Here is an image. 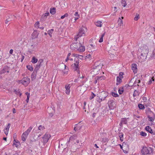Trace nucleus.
I'll return each instance as SVG.
<instances>
[{"label":"nucleus","mask_w":155,"mask_h":155,"mask_svg":"<svg viewBox=\"0 0 155 155\" xmlns=\"http://www.w3.org/2000/svg\"><path fill=\"white\" fill-rule=\"evenodd\" d=\"M71 49H76L80 52H84L85 50L84 46L80 42H74L70 46Z\"/></svg>","instance_id":"1"},{"label":"nucleus","mask_w":155,"mask_h":155,"mask_svg":"<svg viewBox=\"0 0 155 155\" xmlns=\"http://www.w3.org/2000/svg\"><path fill=\"white\" fill-rule=\"evenodd\" d=\"M86 32H87V28L82 26V27L79 29L78 34L74 37V39L76 41H77L78 38L80 37L85 36Z\"/></svg>","instance_id":"2"},{"label":"nucleus","mask_w":155,"mask_h":155,"mask_svg":"<svg viewBox=\"0 0 155 155\" xmlns=\"http://www.w3.org/2000/svg\"><path fill=\"white\" fill-rule=\"evenodd\" d=\"M138 51L141 52L140 58L142 60H145L146 58L147 54L148 52L147 47H142L138 50Z\"/></svg>","instance_id":"3"},{"label":"nucleus","mask_w":155,"mask_h":155,"mask_svg":"<svg viewBox=\"0 0 155 155\" xmlns=\"http://www.w3.org/2000/svg\"><path fill=\"white\" fill-rule=\"evenodd\" d=\"M17 82L19 84H21L25 86H26L30 82V79L28 77L23 78L21 80H18Z\"/></svg>","instance_id":"4"},{"label":"nucleus","mask_w":155,"mask_h":155,"mask_svg":"<svg viewBox=\"0 0 155 155\" xmlns=\"http://www.w3.org/2000/svg\"><path fill=\"white\" fill-rule=\"evenodd\" d=\"M80 55H79L78 54H73L71 56L72 57H76V58H75L74 59V61H75L76 63H74L73 64H72V67H74V70L75 71H78V64L79 62L78 61L79 60L78 59V56H79Z\"/></svg>","instance_id":"5"},{"label":"nucleus","mask_w":155,"mask_h":155,"mask_svg":"<svg viewBox=\"0 0 155 155\" xmlns=\"http://www.w3.org/2000/svg\"><path fill=\"white\" fill-rule=\"evenodd\" d=\"M141 153L143 155H145L152 152V149L150 147H143L141 150Z\"/></svg>","instance_id":"6"},{"label":"nucleus","mask_w":155,"mask_h":155,"mask_svg":"<svg viewBox=\"0 0 155 155\" xmlns=\"http://www.w3.org/2000/svg\"><path fill=\"white\" fill-rule=\"evenodd\" d=\"M32 128V127H30L26 131L22 134L21 135V139L23 141H25L26 140L28 134L30 132Z\"/></svg>","instance_id":"7"},{"label":"nucleus","mask_w":155,"mask_h":155,"mask_svg":"<svg viewBox=\"0 0 155 155\" xmlns=\"http://www.w3.org/2000/svg\"><path fill=\"white\" fill-rule=\"evenodd\" d=\"M50 137V135L48 133H46L42 138L44 143H47Z\"/></svg>","instance_id":"8"},{"label":"nucleus","mask_w":155,"mask_h":155,"mask_svg":"<svg viewBox=\"0 0 155 155\" xmlns=\"http://www.w3.org/2000/svg\"><path fill=\"white\" fill-rule=\"evenodd\" d=\"M108 104L109 107L110 109H113L115 107V102L113 100H111L109 101Z\"/></svg>","instance_id":"9"},{"label":"nucleus","mask_w":155,"mask_h":155,"mask_svg":"<svg viewBox=\"0 0 155 155\" xmlns=\"http://www.w3.org/2000/svg\"><path fill=\"white\" fill-rule=\"evenodd\" d=\"M9 68L7 66H5L0 71V74H4L5 73H9Z\"/></svg>","instance_id":"10"},{"label":"nucleus","mask_w":155,"mask_h":155,"mask_svg":"<svg viewBox=\"0 0 155 155\" xmlns=\"http://www.w3.org/2000/svg\"><path fill=\"white\" fill-rule=\"evenodd\" d=\"M49 13L48 12L43 14L41 18V20L42 21H44L47 18V16L49 15Z\"/></svg>","instance_id":"11"},{"label":"nucleus","mask_w":155,"mask_h":155,"mask_svg":"<svg viewBox=\"0 0 155 155\" xmlns=\"http://www.w3.org/2000/svg\"><path fill=\"white\" fill-rule=\"evenodd\" d=\"M131 69L134 73H136L137 72V65L135 64H132Z\"/></svg>","instance_id":"12"},{"label":"nucleus","mask_w":155,"mask_h":155,"mask_svg":"<svg viewBox=\"0 0 155 155\" xmlns=\"http://www.w3.org/2000/svg\"><path fill=\"white\" fill-rule=\"evenodd\" d=\"M11 126V124L10 123L8 124V125L5 128L4 130V132L5 134L7 135L8 133V132L9 130V128Z\"/></svg>","instance_id":"13"},{"label":"nucleus","mask_w":155,"mask_h":155,"mask_svg":"<svg viewBox=\"0 0 155 155\" xmlns=\"http://www.w3.org/2000/svg\"><path fill=\"white\" fill-rule=\"evenodd\" d=\"M107 96V93L105 92H103L101 93V94H100V96L102 97L103 100H105V99L106 98Z\"/></svg>","instance_id":"14"},{"label":"nucleus","mask_w":155,"mask_h":155,"mask_svg":"<svg viewBox=\"0 0 155 155\" xmlns=\"http://www.w3.org/2000/svg\"><path fill=\"white\" fill-rule=\"evenodd\" d=\"M50 12L52 15H54L56 13V8H51L50 10Z\"/></svg>","instance_id":"15"},{"label":"nucleus","mask_w":155,"mask_h":155,"mask_svg":"<svg viewBox=\"0 0 155 155\" xmlns=\"http://www.w3.org/2000/svg\"><path fill=\"white\" fill-rule=\"evenodd\" d=\"M146 130L148 132H149L151 134L153 133V131L151 127H150L149 126H147L145 127Z\"/></svg>","instance_id":"16"},{"label":"nucleus","mask_w":155,"mask_h":155,"mask_svg":"<svg viewBox=\"0 0 155 155\" xmlns=\"http://www.w3.org/2000/svg\"><path fill=\"white\" fill-rule=\"evenodd\" d=\"M129 118H122L121 120V123H123L124 124H127V119H129Z\"/></svg>","instance_id":"17"},{"label":"nucleus","mask_w":155,"mask_h":155,"mask_svg":"<svg viewBox=\"0 0 155 155\" xmlns=\"http://www.w3.org/2000/svg\"><path fill=\"white\" fill-rule=\"evenodd\" d=\"M122 78H120L119 77H117V83L116 84L117 85L119 84L121 82H122Z\"/></svg>","instance_id":"18"},{"label":"nucleus","mask_w":155,"mask_h":155,"mask_svg":"<svg viewBox=\"0 0 155 155\" xmlns=\"http://www.w3.org/2000/svg\"><path fill=\"white\" fill-rule=\"evenodd\" d=\"M139 92L137 90H135L133 94L134 97H136L138 96L139 94Z\"/></svg>","instance_id":"19"},{"label":"nucleus","mask_w":155,"mask_h":155,"mask_svg":"<svg viewBox=\"0 0 155 155\" xmlns=\"http://www.w3.org/2000/svg\"><path fill=\"white\" fill-rule=\"evenodd\" d=\"M38 59L35 57H33L32 58L31 62L33 63H36L38 61Z\"/></svg>","instance_id":"20"},{"label":"nucleus","mask_w":155,"mask_h":155,"mask_svg":"<svg viewBox=\"0 0 155 155\" xmlns=\"http://www.w3.org/2000/svg\"><path fill=\"white\" fill-rule=\"evenodd\" d=\"M20 144L19 142L16 141L15 140L13 145H15L16 147H17Z\"/></svg>","instance_id":"21"},{"label":"nucleus","mask_w":155,"mask_h":155,"mask_svg":"<svg viewBox=\"0 0 155 155\" xmlns=\"http://www.w3.org/2000/svg\"><path fill=\"white\" fill-rule=\"evenodd\" d=\"M41 65H42V64H38H38L36 65V66L35 68V70L36 71H38Z\"/></svg>","instance_id":"22"},{"label":"nucleus","mask_w":155,"mask_h":155,"mask_svg":"<svg viewBox=\"0 0 155 155\" xmlns=\"http://www.w3.org/2000/svg\"><path fill=\"white\" fill-rule=\"evenodd\" d=\"M12 20V19L10 18V17L8 16V18L5 20V23L6 24L8 25L9 21H11Z\"/></svg>","instance_id":"23"},{"label":"nucleus","mask_w":155,"mask_h":155,"mask_svg":"<svg viewBox=\"0 0 155 155\" xmlns=\"http://www.w3.org/2000/svg\"><path fill=\"white\" fill-rule=\"evenodd\" d=\"M76 125H77V126L75 127L74 129V130L75 131H78V130H79L81 129V126H78V124H76Z\"/></svg>","instance_id":"24"},{"label":"nucleus","mask_w":155,"mask_h":155,"mask_svg":"<svg viewBox=\"0 0 155 155\" xmlns=\"http://www.w3.org/2000/svg\"><path fill=\"white\" fill-rule=\"evenodd\" d=\"M119 137H120V139L121 141H123V134L122 133H119Z\"/></svg>","instance_id":"25"},{"label":"nucleus","mask_w":155,"mask_h":155,"mask_svg":"<svg viewBox=\"0 0 155 155\" xmlns=\"http://www.w3.org/2000/svg\"><path fill=\"white\" fill-rule=\"evenodd\" d=\"M124 92V88L123 87H121L119 88L118 92L119 94H123Z\"/></svg>","instance_id":"26"},{"label":"nucleus","mask_w":155,"mask_h":155,"mask_svg":"<svg viewBox=\"0 0 155 155\" xmlns=\"http://www.w3.org/2000/svg\"><path fill=\"white\" fill-rule=\"evenodd\" d=\"M96 78H97V80H98L99 81L100 80H104L105 79V78L104 76L97 77Z\"/></svg>","instance_id":"27"},{"label":"nucleus","mask_w":155,"mask_h":155,"mask_svg":"<svg viewBox=\"0 0 155 155\" xmlns=\"http://www.w3.org/2000/svg\"><path fill=\"white\" fill-rule=\"evenodd\" d=\"M101 22L100 21H97L95 23V25L97 27H101Z\"/></svg>","instance_id":"28"},{"label":"nucleus","mask_w":155,"mask_h":155,"mask_svg":"<svg viewBox=\"0 0 155 155\" xmlns=\"http://www.w3.org/2000/svg\"><path fill=\"white\" fill-rule=\"evenodd\" d=\"M121 3L123 7H125L127 5V3L125 0H122Z\"/></svg>","instance_id":"29"},{"label":"nucleus","mask_w":155,"mask_h":155,"mask_svg":"<svg viewBox=\"0 0 155 155\" xmlns=\"http://www.w3.org/2000/svg\"><path fill=\"white\" fill-rule=\"evenodd\" d=\"M105 35V33H104L101 35V37L99 39V42H102L103 41V37Z\"/></svg>","instance_id":"30"},{"label":"nucleus","mask_w":155,"mask_h":155,"mask_svg":"<svg viewBox=\"0 0 155 155\" xmlns=\"http://www.w3.org/2000/svg\"><path fill=\"white\" fill-rule=\"evenodd\" d=\"M53 31L54 29H51L50 30H49L48 31V34L51 37V34L53 33Z\"/></svg>","instance_id":"31"},{"label":"nucleus","mask_w":155,"mask_h":155,"mask_svg":"<svg viewBox=\"0 0 155 155\" xmlns=\"http://www.w3.org/2000/svg\"><path fill=\"white\" fill-rule=\"evenodd\" d=\"M138 107L140 109H143L145 108L144 105L141 104H139Z\"/></svg>","instance_id":"32"},{"label":"nucleus","mask_w":155,"mask_h":155,"mask_svg":"<svg viewBox=\"0 0 155 155\" xmlns=\"http://www.w3.org/2000/svg\"><path fill=\"white\" fill-rule=\"evenodd\" d=\"M77 137V135L75 134L74 135L72 136H71L69 138V140H72L73 139H76Z\"/></svg>","instance_id":"33"},{"label":"nucleus","mask_w":155,"mask_h":155,"mask_svg":"<svg viewBox=\"0 0 155 155\" xmlns=\"http://www.w3.org/2000/svg\"><path fill=\"white\" fill-rule=\"evenodd\" d=\"M98 97V98H97V101L99 102L100 103L102 101H104V100H103L102 97H101V96Z\"/></svg>","instance_id":"34"},{"label":"nucleus","mask_w":155,"mask_h":155,"mask_svg":"<svg viewBox=\"0 0 155 155\" xmlns=\"http://www.w3.org/2000/svg\"><path fill=\"white\" fill-rule=\"evenodd\" d=\"M140 134L143 137H145L147 136V134L145 133V132H143V131H141L140 133Z\"/></svg>","instance_id":"35"},{"label":"nucleus","mask_w":155,"mask_h":155,"mask_svg":"<svg viewBox=\"0 0 155 155\" xmlns=\"http://www.w3.org/2000/svg\"><path fill=\"white\" fill-rule=\"evenodd\" d=\"M26 94L27 95V99L26 100V101L27 103H28V102L29 98L30 97V96H29L30 94H29V93L28 92H27L26 93Z\"/></svg>","instance_id":"36"},{"label":"nucleus","mask_w":155,"mask_h":155,"mask_svg":"<svg viewBox=\"0 0 155 155\" xmlns=\"http://www.w3.org/2000/svg\"><path fill=\"white\" fill-rule=\"evenodd\" d=\"M39 22H36L35 24V27L36 28H39Z\"/></svg>","instance_id":"37"},{"label":"nucleus","mask_w":155,"mask_h":155,"mask_svg":"<svg viewBox=\"0 0 155 155\" xmlns=\"http://www.w3.org/2000/svg\"><path fill=\"white\" fill-rule=\"evenodd\" d=\"M71 55V53H69L68 54L67 58L65 60L66 62H67L68 61V60H70L69 57Z\"/></svg>","instance_id":"38"},{"label":"nucleus","mask_w":155,"mask_h":155,"mask_svg":"<svg viewBox=\"0 0 155 155\" xmlns=\"http://www.w3.org/2000/svg\"><path fill=\"white\" fill-rule=\"evenodd\" d=\"M27 68L28 70H30L31 71H33V68L30 65L27 66Z\"/></svg>","instance_id":"39"},{"label":"nucleus","mask_w":155,"mask_h":155,"mask_svg":"<svg viewBox=\"0 0 155 155\" xmlns=\"http://www.w3.org/2000/svg\"><path fill=\"white\" fill-rule=\"evenodd\" d=\"M90 45L92 47L91 48L92 49H97V46H96V45H93L91 44V45Z\"/></svg>","instance_id":"40"},{"label":"nucleus","mask_w":155,"mask_h":155,"mask_svg":"<svg viewBox=\"0 0 155 155\" xmlns=\"http://www.w3.org/2000/svg\"><path fill=\"white\" fill-rule=\"evenodd\" d=\"M70 84L65 85V88L66 89V90L70 89Z\"/></svg>","instance_id":"41"},{"label":"nucleus","mask_w":155,"mask_h":155,"mask_svg":"<svg viewBox=\"0 0 155 155\" xmlns=\"http://www.w3.org/2000/svg\"><path fill=\"white\" fill-rule=\"evenodd\" d=\"M95 96V95L92 92V94L91 95V96L90 97V100H91Z\"/></svg>","instance_id":"42"},{"label":"nucleus","mask_w":155,"mask_h":155,"mask_svg":"<svg viewBox=\"0 0 155 155\" xmlns=\"http://www.w3.org/2000/svg\"><path fill=\"white\" fill-rule=\"evenodd\" d=\"M45 129V127L44 126H42L41 125H40L38 127V129L39 130H41Z\"/></svg>","instance_id":"43"},{"label":"nucleus","mask_w":155,"mask_h":155,"mask_svg":"<svg viewBox=\"0 0 155 155\" xmlns=\"http://www.w3.org/2000/svg\"><path fill=\"white\" fill-rule=\"evenodd\" d=\"M139 18V15L137 14H136V17L134 18V20L135 21H137Z\"/></svg>","instance_id":"44"},{"label":"nucleus","mask_w":155,"mask_h":155,"mask_svg":"<svg viewBox=\"0 0 155 155\" xmlns=\"http://www.w3.org/2000/svg\"><path fill=\"white\" fill-rule=\"evenodd\" d=\"M154 81V79L153 77L150 80H149V81L148 82V84H151L152 81Z\"/></svg>","instance_id":"45"},{"label":"nucleus","mask_w":155,"mask_h":155,"mask_svg":"<svg viewBox=\"0 0 155 155\" xmlns=\"http://www.w3.org/2000/svg\"><path fill=\"white\" fill-rule=\"evenodd\" d=\"M119 20L118 21V24L120 25L121 26L123 23L121 19H120V18H119Z\"/></svg>","instance_id":"46"},{"label":"nucleus","mask_w":155,"mask_h":155,"mask_svg":"<svg viewBox=\"0 0 155 155\" xmlns=\"http://www.w3.org/2000/svg\"><path fill=\"white\" fill-rule=\"evenodd\" d=\"M112 95L113 96L115 97H117L118 96V95L117 94L114 92L112 93Z\"/></svg>","instance_id":"47"},{"label":"nucleus","mask_w":155,"mask_h":155,"mask_svg":"<svg viewBox=\"0 0 155 155\" xmlns=\"http://www.w3.org/2000/svg\"><path fill=\"white\" fill-rule=\"evenodd\" d=\"M43 62V60L42 59H41L39 60L38 61V64H42V63Z\"/></svg>","instance_id":"48"},{"label":"nucleus","mask_w":155,"mask_h":155,"mask_svg":"<svg viewBox=\"0 0 155 155\" xmlns=\"http://www.w3.org/2000/svg\"><path fill=\"white\" fill-rule=\"evenodd\" d=\"M123 73H122V72H120L119 73V76H117V77H120V78H123Z\"/></svg>","instance_id":"49"},{"label":"nucleus","mask_w":155,"mask_h":155,"mask_svg":"<svg viewBox=\"0 0 155 155\" xmlns=\"http://www.w3.org/2000/svg\"><path fill=\"white\" fill-rule=\"evenodd\" d=\"M75 144H73V146H72L71 147V150L72 152H74L75 151V150H74L73 148H74V146H75Z\"/></svg>","instance_id":"50"},{"label":"nucleus","mask_w":155,"mask_h":155,"mask_svg":"<svg viewBox=\"0 0 155 155\" xmlns=\"http://www.w3.org/2000/svg\"><path fill=\"white\" fill-rule=\"evenodd\" d=\"M148 118L149 119V120L151 121H152L154 120V119L152 117H150V116H148Z\"/></svg>","instance_id":"51"},{"label":"nucleus","mask_w":155,"mask_h":155,"mask_svg":"<svg viewBox=\"0 0 155 155\" xmlns=\"http://www.w3.org/2000/svg\"><path fill=\"white\" fill-rule=\"evenodd\" d=\"M74 15L76 17H80V15L78 14V13L77 12H75Z\"/></svg>","instance_id":"52"},{"label":"nucleus","mask_w":155,"mask_h":155,"mask_svg":"<svg viewBox=\"0 0 155 155\" xmlns=\"http://www.w3.org/2000/svg\"><path fill=\"white\" fill-rule=\"evenodd\" d=\"M70 92V89L67 90H66L65 93L68 94Z\"/></svg>","instance_id":"53"},{"label":"nucleus","mask_w":155,"mask_h":155,"mask_svg":"<svg viewBox=\"0 0 155 155\" xmlns=\"http://www.w3.org/2000/svg\"><path fill=\"white\" fill-rule=\"evenodd\" d=\"M79 17H76L74 18V23H75L76 21L79 18Z\"/></svg>","instance_id":"54"},{"label":"nucleus","mask_w":155,"mask_h":155,"mask_svg":"<svg viewBox=\"0 0 155 155\" xmlns=\"http://www.w3.org/2000/svg\"><path fill=\"white\" fill-rule=\"evenodd\" d=\"M147 99L146 97H143V100L144 102H145L147 100Z\"/></svg>","instance_id":"55"},{"label":"nucleus","mask_w":155,"mask_h":155,"mask_svg":"<svg viewBox=\"0 0 155 155\" xmlns=\"http://www.w3.org/2000/svg\"><path fill=\"white\" fill-rule=\"evenodd\" d=\"M25 58V56L23 55H22V57L21 59V61L22 62Z\"/></svg>","instance_id":"56"},{"label":"nucleus","mask_w":155,"mask_h":155,"mask_svg":"<svg viewBox=\"0 0 155 155\" xmlns=\"http://www.w3.org/2000/svg\"><path fill=\"white\" fill-rule=\"evenodd\" d=\"M65 69L66 70V71H65V72H64V73L65 74H67V72L68 71V68H66V69Z\"/></svg>","instance_id":"57"},{"label":"nucleus","mask_w":155,"mask_h":155,"mask_svg":"<svg viewBox=\"0 0 155 155\" xmlns=\"http://www.w3.org/2000/svg\"><path fill=\"white\" fill-rule=\"evenodd\" d=\"M114 11L115 12H117V7H114Z\"/></svg>","instance_id":"58"},{"label":"nucleus","mask_w":155,"mask_h":155,"mask_svg":"<svg viewBox=\"0 0 155 155\" xmlns=\"http://www.w3.org/2000/svg\"><path fill=\"white\" fill-rule=\"evenodd\" d=\"M82 58H83V56L82 55H80L79 56H78V58H79L80 59H81Z\"/></svg>","instance_id":"59"},{"label":"nucleus","mask_w":155,"mask_h":155,"mask_svg":"<svg viewBox=\"0 0 155 155\" xmlns=\"http://www.w3.org/2000/svg\"><path fill=\"white\" fill-rule=\"evenodd\" d=\"M95 81L94 82V83L95 84H96L97 83V81L98 82V81H99L98 80H97V78L96 77L95 78Z\"/></svg>","instance_id":"60"},{"label":"nucleus","mask_w":155,"mask_h":155,"mask_svg":"<svg viewBox=\"0 0 155 155\" xmlns=\"http://www.w3.org/2000/svg\"><path fill=\"white\" fill-rule=\"evenodd\" d=\"M12 111L13 113H16L15 110V108H13L12 109Z\"/></svg>","instance_id":"61"},{"label":"nucleus","mask_w":155,"mask_h":155,"mask_svg":"<svg viewBox=\"0 0 155 155\" xmlns=\"http://www.w3.org/2000/svg\"><path fill=\"white\" fill-rule=\"evenodd\" d=\"M13 52V50L12 49H11L9 51V53L10 54H12Z\"/></svg>","instance_id":"62"},{"label":"nucleus","mask_w":155,"mask_h":155,"mask_svg":"<svg viewBox=\"0 0 155 155\" xmlns=\"http://www.w3.org/2000/svg\"><path fill=\"white\" fill-rule=\"evenodd\" d=\"M135 81L137 83H140V80H138L137 81Z\"/></svg>","instance_id":"63"},{"label":"nucleus","mask_w":155,"mask_h":155,"mask_svg":"<svg viewBox=\"0 0 155 155\" xmlns=\"http://www.w3.org/2000/svg\"><path fill=\"white\" fill-rule=\"evenodd\" d=\"M65 17H68V13H65L64 15Z\"/></svg>","instance_id":"64"}]
</instances>
